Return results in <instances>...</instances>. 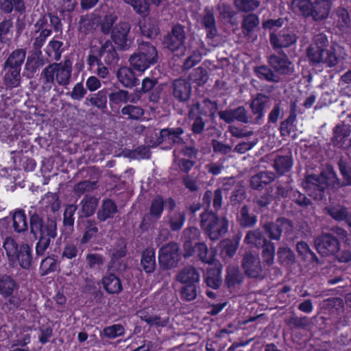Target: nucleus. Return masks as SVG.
Listing matches in <instances>:
<instances>
[{
    "label": "nucleus",
    "mask_w": 351,
    "mask_h": 351,
    "mask_svg": "<svg viewBox=\"0 0 351 351\" xmlns=\"http://www.w3.org/2000/svg\"><path fill=\"white\" fill-rule=\"evenodd\" d=\"M30 233L38 241L36 244V254L44 255L51 240L57 237V219L45 213L42 208L32 207L28 211Z\"/></svg>",
    "instance_id": "nucleus-1"
},
{
    "label": "nucleus",
    "mask_w": 351,
    "mask_h": 351,
    "mask_svg": "<svg viewBox=\"0 0 351 351\" xmlns=\"http://www.w3.org/2000/svg\"><path fill=\"white\" fill-rule=\"evenodd\" d=\"M339 185V179L335 172L321 173L319 175L310 174L305 177L303 186L307 194L315 200L326 199L329 189Z\"/></svg>",
    "instance_id": "nucleus-2"
},
{
    "label": "nucleus",
    "mask_w": 351,
    "mask_h": 351,
    "mask_svg": "<svg viewBox=\"0 0 351 351\" xmlns=\"http://www.w3.org/2000/svg\"><path fill=\"white\" fill-rule=\"evenodd\" d=\"M72 66L73 62L70 59L47 65L40 73L42 88L45 91H49L54 85L55 81L60 86L68 85L71 81Z\"/></svg>",
    "instance_id": "nucleus-3"
},
{
    "label": "nucleus",
    "mask_w": 351,
    "mask_h": 351,
    "mask_svg": "<svg viewBox=\"0 0 351 351\" xmlns=\"http://www.w3.org/2000/svg\"><path fill=\"white\" fill-rule=\"evenodd\" d=\"M8 259L10 263L19 264L23 269L29 270L33 264L32 247L26 243L19 244L14 239L7 237L3 242Z\"/></svg>",
    "instance_id": "nucleus-4"
},
{
    "label": "nucleus",
    "mask_w": 351,
    "mask_h": 351,
    "mask_svg": "<svg viewBox=\"0 0 351 351\" xmlns=\"http://www.w3.org/2000/svg\"><path fill=\"white\" fill-rule=\"evenodd\" d=\"M26 52L23 49L14 50L3 64V83L8 88L19 87L21 84V67Z\"/></svg>",
    "instance_id": "nucleus-5"
},
{
    "label": "nucleus",
    "mask_w": 351,
    "mask_h": 351,
    "mask_svg": "<svg viewBox=\"0 0 351 351\" xmlns=\"http://www.w3.org/2000/svg\"><path fill=\"white\" fill-rule=\"evenodd\" d=\"M0 295L8 299L5 305L10 311L23 308L22 306L26 301L25 294L20 290L19 283L12 276L6 274L0 276Z\"/></svg>",
    "instance_id": "nucleus-6"
},
{
    "label": "nucleus",
    "mask_w": 351,
    "mask_h": 351,
    "mask_svg": "<svg viewBox=\"0 0 351 351\" xmlns=\"http://www.w3.org/2000/svg\"><path fill=\"white\" fill-rule=\"evenodd\" d=\"M156 48L148 42L138 43V52L131 55L129 62L131 66L141 73L158 61Z\"/></svg>",
    "instance_id": "nucleus-7"
},
{
    "label": "nucleus",
    "mask_w": 351,
    "mask_h": 351,
    "mask_svg": "<svg viewBox=\"0 0 351 351\" xmlns=\"http://www.w3.org/2000/svg\"><path fill=\"white\" fill-rule=\"evenodd\" d=\"M200 226L206 234L212 241L218 240L228 230V221L225 217H219L213 211L204 210L200 215Z\"/></svg>",
    "instance_id": "nucleus-8"
},
{
    "label": "nucleus",
    "mask_w": 351,
    "mask_h": 351,
    "mask_svg": "<svg viewBox=\"0 0 351 351\" xmlns=\"http://www.w3.org/2000/svg\"><path fill=\"white\" fill-rule=\"evenodd\" d=\"M186 39L184 26L177 23L172 27L171 32L165 37L164 44L171 51L182 53L186 50Z\"/></svg>",
    "instance_id": "nucleus-9"
},
{
    "label": "nucleus",
    "mask_w": 351,
    "mask_h": 351,
    "mask_svg": "<svg viewBox=\"0 0 351 351\" xmlns=\"http://www.w3.org/2000/svg\"><path fill=\"white\" fill-rule=\"evenodd\" d=\"M263 228L271 240L279 241L283 232L287 236H289L292 233L293 224L288 219L278 217L275 221L265 223Z\"/></svg>",
    "instance_id": "nucleus-10"
},
{
    "label": "nucleus",
    "mask_w": 351,
    "mask_h": 351,
    "mask_svg": "<svg viewBox=\"0 0 351 351\" xmlns=\"http://www.w3.org/2000/svg\"><path fill=\"white\" fill-rule=\"evenodd\" d=\"M245 275L250 278L263 280L268 274V269L263 267L259 258L252 254H246L241 263Z\"/></svg>",
    "instance_id": "nucleus-11"
},
{
    "label": "nucleus",
    "mask_w": 351,
    "mask_h": 351,
    "mask_svg": "<svg viewBox=\"0 0 351 351\" xmlns=\"http://www.w3.org/2000/svg\"><path fill=\"white\" fill-rule=\"evenodd\" d=\"M179 260V246L177 243L170 242L159 249L158 262L163 269H170L176 267Z\"/></svg>",
    "instance_id": "nucleus-12"
},
{
    "label": "nucleus",
    "mask_w": 351,
    "mask_h": 351,
    "mask_svg": "<svg viewBox=\"0 0 351 351\" xmlns=\"http://www.w3.org/2000/svg\"><path fill=\"white\" fill-rule=\"evenodd\" d=\"M328 44L326 35L320 34L315 36L314 42L306 49V56L311 65H317L324 62V55Z\"/></svg>",
    "instance_id": "nucleus-13"
},
{
    "label": "nucleus",
    "mask_w": 351,
    "mask_h": 351,
    "mask_svg": "<svg viewBox=\"0 0 351 351\" xmlns=\"http://www.w3.org/2000/svg\"><path fill=\"white\" fill-rule=\"evenodd\" d=\"M315 246L322 256H333L340 248V241L331 233H323L315 240Z\"/></svg>",
    "instance_id": "nucleus-14"
},
{
    "label": "nucleus",
    "mask_w": 351,
    "mask_h": 351,
    "mask_svg": "<svg viewBox=\"0 0 351 351\" xmlns=\"http://www.w3.org/2000/svg\"><path fill=\"white\" fill-rule=\"evenodd\" d=\"M298 39L297 34L289 29H282L278 33L269 34V42L274 50L291 47L296 44Z\"/></svg>",
    "instance_id": "nucleus-15"
},
{
    "label": "nucleus",
    "mask_w": 351,
    "mask_h": 351,
    "mask_svg": "<svg viewBox=\"0 0 351 351\" xmlns=\"http://www.w3.org/2000/svg\"><path fill=\"white\" fill-rule=\"evenodd\" d=\"M184 130L181 127L167 128L162 129L157 136L158 144L166 143L167 148L171 149L176 145H182L184 141L182 137Z\"/></svg>",
    "instance_id": "nucleus-16"
},
{
    "label": "nucleus",
    "mask_w": 351,
    "mask_h": 351,
    "mask_svg": "<svg viewBox=\"0 0 351 351\" xmlns=\"http://www.w3.org/2000/svg\"><path fill=\"white\" fill-rule=\"evenodd\" d=\"M269 101V97L263 93H257L256 97L252 99L250 108L253 114L251 116L252 124L261 125L263 123L265 110Z\"/></svg>",
    "instance_id": "nucleus-17"
},
{
    "label": "nucleus",
    "mask_w": 351,
    "mask_h": 351,
    "mask_svg": "<svg viewBox=\"0 0 351 351\" xmlns=\"http://www.w3.org/2000/svg\"><path fill=\"white\" fill-rule=\"evenodd\" d=\"M130 31V26L125 22L119 23L112 29V40L121 50H127L131 45L132 40L128 38Z\"/></svg>",
    "instance_id": "nucleus-18"
},
{
    "label": "nucleus",
    "mask_w": 351,
    "mask_h": 351,
    "mask_svg": "<svg viewBox=\"0 0 351 351\" xmlns=\"http://www.w3.org/2000/svg\"><path fill=\"white\" fill-rule=\"evenodd\" d=\"M219 118L226 123H231L237 121L242 123L252 124V117L248 116L247 111L243 106L234 109L221 110L218 112Z\"/></svg>",
    "instance_id": "nucleus-19"
},
{
    "label": "nucleus",
    "mask_w": 351,
    "mask_h": 351,
    "mask_svg": "<svg viewBox=\"0 0 351 351\" xmlns=\"http://www.w3.org/2000/svg\"><path fill=\"white\" fill-rule=\"evenodd\" d=\"M171 87L172 95L177 101L184 103L191 98L192 87L189 80L183 78L176 79L173 82Z\"/></svg>",
    "instance_id": "nucleus-20"
},
{
    "label": "nucleus",
    "mask_w": 351,
    "mask_h": 351,
    "mask_svg": "<svg viewBox=\"0 0 351 351\" xmlns=\"http://www.w3.org/2000/svg\"><path fill=\"white\" fill-rule=\"evenodd\" d=\"M268 62L274 71L281 75H290L294 71V66L286 53L282 56L272 54L269 57Z\"/></svg>",
    "instance_id": "nucleus-21"
},
{
    "label": "nucleus",
    "mask_w": 351,
    "mask_h": 351,
    "mask_svg": "<svg viewBox=\"0 0 351 351\" xmlns=\"http://www.w3.org/2000/svg\"><path fill=\"white\" fill-rule=\"evenodd\" d=\"M215 251H208L207 245L204 242L195 243L193 245V252L191 255H186V252H184V256L185 258L197 256L198 258L204 263L208 265H213L215 262L218 261L215 258Z\"/></svg>",
    "instance_id": "nucleus-22"
},
{
    "label": "nucleus",
    "mask_w": 351,
    "mask_h": 351,
    "mask_svg": "<svg viewBox=\"0 0 351 351\" xmlns=\"http://www.w3.org/2000/svg\"><path fill=\"white\" fill-rule=\"evenodd\" d=\"M222 265L215 262L213 265H208L205 275L204 282L207 287L218 289L222 285Z\"/></svg>",
    "instance_id": "nucleus-23"
},
{
    "label": "nucleus",
    "mask_w": 351,
    "mask_h": 351,
    "mask_svg": "<svg viewBox=\"0 0 351 351\" xmlns=\"http://www.w3.org/2000/svg\"><path fill=\"white\" fill-rule=\"evenodd\" d=\"M201 24L206 30V38L213 40L217 36L216 20L213 8L206 7L201 17Z\"/></svg>",
    "instance_id": "nucleus-24"
},
{
    "label": "nucleus",
    "mask_w": 351,
    "mask_h": 351,
    "mask_svg": "<svg viewBox=\"0 0 351 351\" xmlns=\"http://www.w3.org/2000/svg\"><path fill=\"white\" fill-rule=\"evenodd\" d=\"M217 104L215 101H211L210 99L206 98L202 101V103L197 101L193 104L190 110L191 114L193 112L199 114V116L213 119L217 111Z\"/></svg>",
    "instance_id": "nucleus-25"
},
{
    "label": "nucleus",
    "mask_w": 351,
    "mask_h": 351,
    "mask_svg": "<svg viewBox=\"0 0 351 351\" xmlns=\"http://www.w3.org/2000/svg\"><path fill=\"white\" fill-rule=\"evenodd\" d=\"M199 271L192 265H188L180 269L176 276L177 282L182 285L199 284Z\"/></svg>",
    "instance_id": "nucleus-26"
},
{
    "label": "nucleus",
    "mask_w": 351,
    "mask_h": 351,
    "mask_svg": "<svg viewBox=\"0 0 351 351\" xmlns=\"http://www.w3.org/2000/svg\"><path fill=\"white\" fill-rule=\"evenodd\" d=\"M350 128L344 124H337L332 130V144L339 148H345L348 146L346 143L348 136L350 135Z\"/></svg>",
    "instance_id": "nucleus-27"
},
{
    "label": "nucleus",
    "mask_w": 351,
    "mask_h": 351,
    "mask_svg": "<svg viewBox=\"0 0 351 351\" xmlns=\"http://www.w3.org/2000/svg\"><path fill=\"white\" fill-rule=\"evenodd\" d=\"M276 178L274 172L263 171L250 178V186L251 189L262 191L265 186L272 182Z\"/></svg>",
    "instance_id": "nucleus-28"
},
{
    "label": "nucleus",
    "mask_w": 351,
    "mask_h": 351,
    "mask_svg": "<svg viewBox=\"0 0 351 351\" xmlns=\"http://www.w3.org/2000/svg\"><path fill=\"white\" fill-rule=\"evenodd\" d=\"M99 56L104 60V63L109 66L117 64L119 60L115 47L109 40H106L99 49Z\"/></svg>",
    "instance_id": "nucleus-29"
},
{
    "label": "nucleus",
    "mask_w": 351,
    "mask_h": 351,
    "mask_svg": "<svg viewBox=\"0 0 351 351\" xmlns=\"http://www.w3.org/2000/svg\"><path fill=\"white\" fill-rule=\"evenodd\" d=\"M133 68L121 66L117 71L118 81L126 88H133L138 84V79Z\"/></svg>",
    "instance_id": "nucleus-30"
},
{
    "label": "nucleus",
    "mask_w": 351,
    "mask_h": 351,
    "mask_svg": "<svg viewBox=\"0 0 351 351\" xmlns=\"http://www.w3.org/2000/svg\"><path fill=\"white\" fill-rule=\"evenodd\" d=\"M40 204L45 213L55 214L60 209L61 201L57 193L48 192L43 197Z\"/></svg>",
    "instance_id": "nucleus-31"
},
{
    "label": "nucleus",
    "mask_w": 351,
    "mask_h": 351,
    "mask_svg": "<svg viewBox=\"0 0 351 351\" xmlns=\"http://www.w3.org/2000/svg\"><path fill=\"white\" fill-rule=\"evenodd\" d=\"M332 6L330 0H319L313 3L311 17L314 21H323L328 18Z\"/></svg>",
    "instance_id": "nucleus-32"
},
{
    "label": "nucleus",
    "mask_w": 351,
    "mask_h": 351,
    "mask_svg": "<svg viewBox=\"0 0 351 351\" xmlns=\"http://www.w3.org/2000/svg\"><path fill=\"white\" fill-rule=\"evenodd\" d=\"M117 212L116 203L111 199H104L97 213V218L100 222H104L108 219H112Z\"/></svg>",
    "instance_id": "nucleus-33"
},
{
    "label": "nucleus",
    "mask_w": 351,
    "mask_h": 351,
    "mask_svg": "<svg viewBox=\"0 0 351 351\" xmlns=\"http://www.w3.org/2000/svg\"><path fill=\"white\" fill-rule=\"evenodd\" d=\"M101 282L104 289L109 294L119 293L123 289L120 278L113 273H107L102 278Z\"/></svg>",
    "instance_id": "nucleus-34"
},
{
    "label": "nucleus",
    "mask_w": 351,
    "mask_h": 351,
    "mask_svg": "<svg viewBox=\"0 0 351 351\" xmlns=\"http://www.w3.org/2000/svg\"><path fill=\"white\" fill-rule=\"evenodd\" d=\"M200 236L199 230L194 226L188 227L183 231V249L186 252V255H191L193 252V245Z\"/></svg>",
    "instance_id": "nucleus-35"
},
{
    "label": "nucleus",
    "mask_w": 351,
    "mask_h": 351,
    "mask_svg": "<svg viewBox=\"0 0 351 351\" xmlns=\"http://www.w3.org/2000/svg\"><path fill=\"white\" fill-rule=\"evenodd\" d=\"M145 114V110L140 106L126 104L121 109V117L128 121H140Z\"/></svg>",
    "instance_id": "nucleus-36"
},
{
    "label": "nucleus",
    "mask_w": 351,
    "mask_h": 351,
    "mask_svg": "<svg viewBox=\"0 0 351 351\" xmlns=\"http://www.w3.org/2000/svg\"><path fill=\"white\" fill-rule=\"evenodd\" d=\"M82 206L80 210V216L84 217H89L92 216L98 205V199L90 195H85L81 200Z\"/></svg>",
    "instance_id": "nucleus-37"
},
{
    "label": "nucleus",
    "mask_w": 351,
    "mask_h": 351,
    "mask_svg": "<svg viewBox=\"0 0 351 351\" xmlns=\"http://www.w3.org/2000/svg\"><path fill=\"white\" fill-rule=\"evenodd\" d=\"M165 208V199L162 195H158L151 201L149 217L151 220L157 221L161 218Z\"/></svg>",
    "instance_id": "nucleus-38"
},
{
    "label": "nucleus",
    "mask_w": 351,
    "mask_h": 351,
    "mask_svg": "<svg viewBox=\"0 0 351 351\" xmlns=\"http://www.w3.org/2000/svg\"><path fill=\"white\" fill-rule=\"evenodd\" d=\"M141 265L146 274H152L155 271L156 256L152 249H146L142 252Z\"/></svg>",
    "instance_id": "nucleus-39"
},
{
    "label": "nucleus",
    "mask_w": 351,
    "mask_h": 351,
    "mask_svg": "<svg viewBox=\"0 0 351 351\" xmlns=\"http://www.w3.org/2000/svg\"><path fill=\"white\" fill-rule=\"evenodd\" d=\"M293 167L291 156H277L274 160V168L280 176L291 171Z\"/></svg>",
    "instance_id": "nucleus-40"
},
{
    "label": "nucleus",
    "mask_w": 351,
    "mask_h": 351,
    "mask_svg": "<svg viewBox=\"0 0 351 351\" xmlns=\"http://www.w3.org/2000/svg\"><path fill=\"white\" fill-rule=\"evenodd\" d=\"M186 221V213L180 210H176L168 215V224L171 231L180 230Z\"/></svg>",
    "instance_id": "nucleus-41"
},
{
    "label": "nucleus",
    "mask_w": 351,
    "mask_h": 351,
    "mask_svg": "<svg viewBox=\"0 0 351 351\" xmlns=\"http://www.w3.org/2000/svg\"><path fill=\"white\" fill-rule=\"evenodd\" d=\"M58 267V256L54 254L48 256L41 261L39 267L40 274L42 276H47L57 271Z\"/></svg>",
    "instance_id": "nucleus-42"
},
{
    "label": "nucleus",
    "mask_w": 351,
    "mask_h": 351,
    "mask_svg": "<svg viewBox=\"0 0 351 351\" xmlns=\"http://www.w3.org/2000/svg\"><path fill=\"white\" fill-rule=\"evenodd\" d=\"M13 228L15 232L21 233L28 230V223L25 210L16 209L12 216Z\"/></svg>",
    "instance_id": "nucleus-43"
},
{
    "label": "nucleus",
    "mask_w": 351,
    "mask_h": 351,
    "mask_svg": "<svg viewBox=\"0 0 351 351\" xmlns=\"http://www.w3.org/2000/svg\"><path fill=\"white\" fill-rule=\"evenodd\" d=\"M109 104L113 110L116 106L119 107L121 104H127L128 101L132 102L133 99H130L129 93L125 90H119L112 92L109 94Z\"/></svg>",
    "instance_id": "nucleus-44"
},
{
    "label": "nucleus",
    "mask_w": 351,
    "mask_h": 351,
    "mask_svg": "<svg viewBox=\"0 0 351 351\" xmlns=\"http://www.w3.org/2000/svg\"><path fill=\"white\" fill-rule=\"evenodd\" d=\"M41 65L42 63L36 54L28 56L25 64L24 76L27 79H32Z\"/></svg>",
    "instance_id": "nucleus-45"
},
{
    "label": "nucleus",
    "mask_w": 351,
    "mask_h": 351,
    "mask_svg": "<svg viewBox=\"0 0 351 351\" xmlns=\"http://www.w3.org/2000/svg\"><path fill=\"white\" fill-rule=\"evenodd\" d=\"M254 73L261 80L272 82H277L279 80L278 76H277L274 71L266 65L255 66L254 68Z\"/></svg>",
    "instance_id": "nucleus-46"
},
{
    "label": "nucleus",
    "mask_w": 351,
    "mask_h": 351,
    "mask_svg": "<svg viewBox=\"0 0 351 351\" xmlns=\"http://www.w3.org/2000/svg\"><path fill=\"white\" fill-rule=\"evenodd\" d=\"M238 221L242 228H251L256 223L257 217L254 214H250L247 206L244 205L241 209Z\"/></svg>",
    "instance_id": "nucleus-47"
},
{
    "label": "nucleus",
    "mask_w": 351,
    "mask_h": 351,
    "mask_svg": "<svg viewBox=\"0 0 351 351\" xmlns=\"http://www.w3.org/2000/svg\"><path fill=\"white\" fill-rule=\"evenodd\" d=\"M84 226V232L80 240V243L82 245L88 243L92 239L95 237L99 230L95 220L87 219Z\"/></svg>",
    "instance_id": "nucleus-48"
},
{
    "label": "nucleus",
    "mask_w": 351,
    "mask_h": 351,
    "mask_svg": "<svg viewBox=\"0 0 351 351\" xmlns=\"http://www.w3.org/2000/svg\"><path fill=\"white\" fill-rule=\"evenodd\" d=\"M199 284L183 285L180 291V298L182 300L191 302L197 298Z\"/></svg>",
    "instance_id": "nucleus-49"
},
{
    "label": "nucleus",
    "mask_w": 351,
    "mask_h": 351,
    "mask_svg": "<svg viewBox=\"0 0 351 351\" xmlns=\"http://www.w3.org/2000/svg\"><path fill=\"white\" fill-rule=\"evenodd\" d=\"M0 10L4 14H11L13 10L19 14L25 12V3L16 4L15 0H0Z\"/></svg>",
    "instance_id": "nucleus-50"
},
{
    "label": "nucleus",
    "mask_w": 351,
    "mask_h": 351,
    "mask_svg": "<svg viewBox=\"0 0 351 351\" xmlns=\"http://www.w3.org/2000/svg\"><path fill=\"white\" fill-rule=\"evenodd\" d=\"M63 43L60 40H51L46 47V53L51 58L58 61L61 58L64 51Z\"/></svg>",
    "instance_id": "nucleus-51"
},
{
    "label": "nucleus",
    "mask_w": 351,
    "mask_h": 351,
    "mask_svg": "<svg viewBox=\"0 0 351 351\" xmlns=\"http://www.w3.org/2000/svg\"><path fill=\"white\" fill-rule=\"evenodd\" d=\"M313 3L311 0H293V9L300 12L303 16L307 18L313 14L312 8Z\"/></svg>",
    "instance_id": "nucleus-52"
},
{
    "label": "nucleus",
    "mask_w": 351,
    "mask_h": 351,
    "mask_svg": "<svg viewBox=\"0 0 351 351\" xmlns=\"http://www.w3.org/2000/svg\"><path fill=\"white\" fill-rule=\"evenodd\" d=\"M259 24V19L255 14L250 13L246 15L242 21L241 29L243 34L249 35Z\"/></svg>",
    "instance_id": "nucleus-53"
},
{
    "label": "nucleus",
    "mask_w": 351,
    "mask_h": 351,
    "mask_svg": "<svg viewBox=\"0 0 351 351\" xmlns=\"http://www.w3.org/2000/svg\"><path fill=\"white\" fill-rule=\"evenodd\" d=\"M335 21L340 29L348 27L350 23L348 11L344 8L339 7L335 12Z\"/></svg>",
    "instance_id": "nucleus-54"
},
{
    "label": "nucleus",
    "mask_w": 351,
    "mask_h": 351,
    "mask_svg": "<svg viewBox=\"0 0 351 351\" xmlns=\"http://www.w3.org/2000/svg\"><path fill=\"white\" fill-rule=\"evenodd\" d=\"M277 256L279 263L282 265H290L295 262L294 252L289 247H280L277 252Z\"/></svg>",
    "instance_id": "nucleus-55"
},
{
    "label": "nucleus",
    "mask_w": 351,
    "mask_h": 351,
    "mask_svg": "<svg viewBox=\"0 0 351 351\" xmlns=\"http://www.w3.org/2000/svg\"><path fill=\"white\" fill-rule=\"evenodd\" d=\"M77 206L74 204H68L65 206L63 213V226L65 228L73 230L75 222V213Z\"/></svg>",
    "instance_id": "nucleus-56"
},
{
    "label": "nucleus",
    "mask_w": 351,
    "mask_h": 351,
    "mask_svg": "<svg viewBox=\"0 0 351 351\" xmlns=\"http://www.w3.org/2000/svg\"><path fill=\"white\" fill-rule=\"evenodd\" d=\"M125 3L131 5L133 10L141 16H146L149 14V5L147 0H123Z\"/></svg>",
    "instance_id": "nucleus-57"
},
{
    "label": "nucleus",
    "mask_w": 351,
    "mask_h": 351,
    "mask_svg": "<svg viewBox=\"0 0 351 351\" xmlns=\"http://www.w3.org/2000/svg\"><path fill=\"white\" fill-rule=\"evenodd\" d=\"M243 282V276L239 270L234 268L227 269L225 278V285L228 288L234 287Z\"/></svg>",
    "instance_id": "nucleus-58"
},
{
    "label": "nucleus",
    "mask_w": 351,
    "mask_h": 351,
    "mask_svg": "<svg viewBox=\"0 0 351 351\" xmlns=\"http://www.w3.org/2000/svg\"><path fill=\"white\" fill-rule=\"evenodd\" d=\"M189 79L198 86H202L206 83L208 79V71L206 69L199 66L193 70L189 75Z\"/></svg>",
    "instance_id": "nucleus-59"
},
{
    "label": "nucleus",
    "mask_w": 351,
    "mask_h": 351,
    "mask_svg": "<svg viewBox=\"0 0 351 351\" xmlns=\"http://www.w3.org/2000/svg\"><path fill=\"white\" fill-rule=\"evenodd\" d=\"M261 256L263 262L268 266H271L274 263L275 256V245L269 241L261 247Z\"/></svg>",
    "instance_id": "nucleus-60"
},
{
    "label": "nucleus",
    "mask_w": 351,
    "mask_h": 351,
    "mask_svg": "<svg viewBox=\"0 0 351 351\" xmlns=\"http://www.w3.org/2000/svg\"><path fill=\"white\" fill-rule=\"evenodd\" d=\"M86 99L90 102L91 105L99 109H104L107 106V90H101L97 93L91 95Z\"/></svg>",
    "instance_id": "nucleus-61"
},
{
    "label": "nucleus",
    "mask_w": 351,
    "mask_h": 351,
    "mask_svg": "<svg viewBox=\"0 0 351 351\" xmlns=\"http://www.w3.org/2000/svg\"><path fill=\"white\" fill-rule=\"evenodd\" d=\"M125 332V330L121 324H114L103 329L104 335L110 339L123 336Z\"/></svg>",
    "instance_id": "nucleus-62"
},
{
    "label": "nucleus",
    "mask_w": 351,
    "mask_h": 351,
    "mask_svg": "<svg viewBox=\"0 0 351 351\" xmlns=\"http://www.w3.org/2000/svg\"><path fill=\"white\" fill-rule=\"evenodd\" d=\"M297 114L295 110H292L288 117L280 123V131L282 136H289L293 130L294 122L296 121Z\"/></svg>",
    "instance_id": "nucleus-63"
},
{
    "label": "nucleus",
    "mask_w": 351,
    "mask_h": 351,
    "mask_svg": "<svg viewBox=\"0 0 351 351\" xmlns=\"http://www.w3.org/2000/svg\"><path fill=\"white\" fill-rule=\"evenodd\" d=\"M339 172L345 182V185L351 186V166L346 159L341 158L337 163Z\"/></svg>",
    "instance_id": "nucleus-64"
}]
</instances>
